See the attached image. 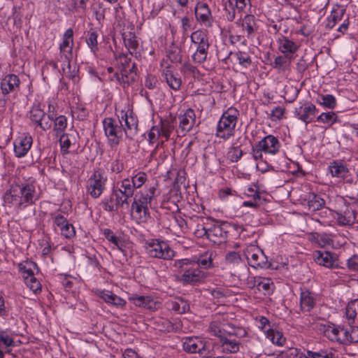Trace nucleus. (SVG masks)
Returning <instances> with one entry per match:
<instances>
[{
  "label": "nucleus",
  "mask_w": 358,
  "mask_h": 358,
  "mask_svg": "<svg viewBox=\"0 0 358 358\" xmlns=\"http://www.w3.org/2000/svg\"><path fill=\"white\" fill-rule=\"evenodd\" d=\"M267 337L273 344H276L279 346L282 345L285 341V338L283 337L281 332L273 329L268 330Z\"/></svg>",
  "instance_id": "obj_47"
},
{
  "label": "nucleus",
  "mask_w": 358,
  "mask_h": 358,
  "mask_svg": "<svg viewBox=\"0 0 358 358\" xmlns=\"http://www.w3.org/2000/svg\"><path fill=\"white\" fill-rule=\"evenodd\" d=\"M169 308L182 314L189 310V305L183 299H179L178 301H171L169 303Z\"/></svg>",
  "instance_id": "obj_39"
},
{
  "label": "nucleus",
  "mask_w": 358,
  "mask_h": 358,
  "mask_svg": "<svg viewBox=\"0 0 358 358\" xmlns=\"http://www.w3.org/2000/svg\"><path fill=\"white\" fill-rule=\"evenodd\" d=\"M248 3H250V0H229V6L236 7L238 13H241Z\"/></svg>",
  "instance_id": "obj_62"
},
{
  "label": "nucleus",
  "mask_w": 358,
  "mask_h": 358,
  "mask_svg": "<svg viewBox=\"0 0 358 358\" xmlns=\"http://www.w3.org/2000/svg\"><path fill=\"white\" fill-rule=\"evenodd\" d=\"M239 115L238 110L233 106L224 111L217 125L216 136L224 141L233 136Z\"/></svg>",
  "instance_id": "obj_3"
},
{
  "label": "nucleus",
  "mask_w": 358,
  "mask_h": 358,
  "mask_svg": "<svg viewBox=\"0 0 358 358\" xmlns=\"http://www.w3.org/2000/svg\"><path fill=\"white\" fill-rule=\"evenodd\" d=\"M358 299L355 300L354 302L348 303L345 308L346 317L348 320H353L357 315L356 310H358L357 301Z\"/></svg>",
  "instance_id": "obj_56"
},
{
  "label": "nucleus",
  "mask_w": 358,
  "mask_h": 358,
  "mask_svg": "<svg viewBox=\"0 0 358 358\" xmlns=\"http://www.w3.org/2000/svg\"><path fill=\"white\" fill-rule=\"evenodd\" d=\"M345 13V9L340 7L336 10H333L331 15L327 17L326 27L332 29L338 21H341Z\"/></svg>",
  "instance_id": "obj_34"
},
{
  "label": "nucleus",
  "mask_w": 358,
  "mask_h": 358,
  "mask_svg": "<svg viewBox=\"0 0 358 358\" xmlns=\"http://www.w3.org/2000/svg\"><path fill=\"white\" fill-rule=\"evenodd\" d=\"M240 65L244 68H248L251 64V58L250 55L245 52L238 51L234 54Z\"/></svg>",
  "instance_id": "obj_49"
},
{
  "label": "nucleus",
  "mask_w": 358,
  "mask_h": 358,
  "mask_svg": "<svg viewBox=\"0 0 358 358\" xmlns=\"http://www.w3.org/2000/svg\"><path fill=\"white\" fill-rule=\"evenodd\" d=\"M314 260L319 265L329 268L338 266V260L334 254L328 251L317 250L313 253Z\"/></svg>",
  "instance_id": "obj_14"
},
{
  "label": "nucleus",
  "mask_w": 358,
  "mask_h": 358,
  "mask_svg": "<svg viewBox=\"0 0 358 358\" xmlns=\"http://www.w3.org/2000/svg\"><path fill=\"white\" fill-rule=\"evenodd\" d=\"M279 50L283 53L285 57L294 53L299 48V46L287 37L280 36L277 40Z\"/></svg>",
  "instance_id": "obj_26"
},
{
  "label": "nucleus",
  "mask_w": 358,
  "mask_h": 358,
  "mask_svg": "<svg viewBox=\"0 0 358 358\" xmlns=\"http://www.w3.org/2000/svg\"><path fill=\"white\" fill-rule=\"evenodd\" d=\"M194 12L196 18L199 22L205 25L210 24L211 12L206 3H198L195 7Z\"/></svg>",
  "instance_id": "obj_25"
},
{
  "label": "nucleus",
  "mask_w": 358,
  "mask_h": 358,
  "mask_svg": "<svg viewBox=\"0 0 358 358\" xmlns=\"http://www.w3.org/2000/svg\"><path fill=\"white\" fill-rule=\"evenodd\" d=\"M259 148H261L265 154L275 155L279 152L280 143L278 139L273 135H268L263 138L258 143Z\"/></svg>",
  "instance_id": "obj_16"
},
{
  "label": "nucleus",
  "mask_w": 358,
  "mask_h": 358,
  "mask_svg": "<svg viewBox=\"0 0 358 358\" xmlns=\"http://www.w3.org/2000/svg\"><path fill=\"white\" fill-rule=\"evenodd\" d=\"M20 79L15 74L6 75L1 81V90L3 95L15 91L20 85Z\"/></svg>",
  "instance_id": "obj_21"
},
{
  "label": "nucleus",
  "mask_w": 358,
  "mask_h": 358,
  "mask_svg": "<svg viewBox=\"0 0 358 358\" xmlns=\"http://www.w3.org/2000/svg\"><path fill=\"white\" fill-rule=\"evenodd\" d=\"M38 199V196L32 182L12 185L3 195L4 202L15 205L18 210L35 204Z\"/></svg>",
  "instance_id": "obj_1"
},
{
  "label": "nucleus",
  "mask_w": 358,
  "mask_h": 358,
  "mask_svg": "<svg viewBox=\"0 0 358 358\" xmlns=\"http://www.w3.org/2000/svg\"><path fill=\"white\" fill-rule=\"evenodd\" d=\"M183 350L189 353L198 352L201 355L203 354V350H205V345L202 341L196 338H189L187 339L182 344Z\"/></svg>",
  "instance_id": "obj_31"
},
{
  "label": "nucleus",
  "mask_w": 358,
  "mask_h": 358,
  "mask_svg": "<svg viewBox=\"0 0 358 358\" xmlns=\"http://www.w3.org/2000/svg\"><path fill=\"white\" fill-rule=\"evenodd\" d=\"M343 334L345 338V345L358 343V327L350 326L349 328L343 327Z\"/></svg>",
  "instance_id": "obj_35"
},
{
  "label": "nucleus",
  "mask_w": 358,
  "mask_h": 358,
  "mask_svg": "<svg viewBox=\"0 0 358 358\" xmlns=\"http://www.w3.org/2000/svg\"><path fill=\"white\" fill-rule=\"evenodd\" d=\"M119 59L120 60L121 64L122 66V71L127 73L128 71L133 72L134 71V69L136 68L134 63L133 64L131 68L127 69L131 60V57H129L127 54L120 55Z\"/></svg>",
  "instance_id": "obj_51"
},
{
  "label": "nucleus",
  "mask_w": 358,
  "mask_h": 358,
  "mask_svg": "<svg viewBox=\"0 0 358 358\" xmlns=\"http://www.w3.org/2000/svg\"><path fill=\"white\" fill-rule=\"evenodd\" d=\"M24 281L30 290L34 293H36L41 289V283L35 276H31L30 278H25Z\"/></svg>",
  "instance_id": "obj_54"
},
{
  "label": "nucleus",
  "mask_w": 358,
  "mask_h": 358,
  "mask_svg": "<svg viewBox=\"0 0 358 358\" xmlns=\"http://www.w3.org/2000/svg\"><path fill=\"white\" fill-rule=\"evenodd\" d=\"M243 150L238 148L231 147L229 155L232 162H238L243 156Z\"/></svg>",
  "instance_id": "obj_64"
},
{
  "label": "nucleus",
  "mask_w": 358,
  "mask_h": 358,
  "mask_svg": "<svg viewBox=\"0 0 358 358\" xmlns=\"http://www.w3.org/2000/svg\"><path fill=\"white\" fill-rule=\"evenodd\" d=\"M174 129V126L170 121L167 120H161L159 125V131L163 137L167 141L170 138L171 133Z\"/></svg>",
  "instance_id": "obj_44"
},
{
  "label": "nucleus",
  "mask_w": 358,
  "mask_h": 358,
  "mask_svg": "<svg viewBox=\"0 0 358 358\" xmlns=\"http://www.w3.org/2000/svg\"><path fill=\"white\" fill-rule=\"evenodd\" d=\"M67 127V118L64 115H59L54 120L53 130L56 133V136L64 134Z\"/></svg>",
  "instance_id": "obj_40"
},
{
  "label": "nucleus",
  "mask_w": 358,
  "mask_h": 358,
  "mask_svg": "<svg viewBox=\"0 0 358 358\" xmlns=\"http://www.w3.org/2000/svg\"><path fill=\"white\" fill-rule=\"evenodd\" d=\"M317 102L328 108H334L336 105L335 97L331 94L321 95L317 99Z\"/></svg>",
  "instance_id": "obj_45"
},
{
  "label": "nucleus",
  "mask_w": 358,
  "mask_h": 358,
  "mask_svg": "<svg viewBox=\"0 0 358 358\" xmlns=\"http://www.w3.org/2000/svg\"><path fill=\"white\" fill-rule=\"evenodd\" d=\"M167 57L171 62H181L182 55L178 48L169 50L167 52Z\"/></svg>",
  "instance_id": "obj_58"
},
{
  "label": "nucleus",
  "mask_w": 358,
  "mask_h": 358,
  "mask_svg": "<svg viewBox=\"0 0 358 358\" xmlns=\"http://www.w3.org/2000/svg\"><path fill=\"white\" fill-rule=\"evenodd\" d=\"M147 175L143 172H140L134 177L131 178L130 182L132 185L133 188L138 189L140 188L146 181Z\"/></svg>",
  "instance_id": "obj_50"
},
{
  "label": "nucleus",
  "mask_w": 358,
  "mask_h": 358,
  "mask_svg": "<svg viewBox=\"0 0 358 358\" xmlns=\"http://www.w3.org/2000/svg\"><path fill=\"white\" fill-rule=\"evenodd\" d=\"M146 252L154 258L171 259L175 256V252L169 244L163 241L152 240L146 246Z\"/></svg>",
  "instance_id": "obj_8"
},
{
  "label": "nucleus",
  "mask_w": 358,
  "mask_h": 358,
  "mask_svg": "<svg viewBox=\"0 0 358 358\" xmlns=\"http://www.w3.org/2000/svg\"><path fill=\"white\" fill-rule=\"evenodd\" d=\"M73 31L68 29L63 36V41L59 45L61 58L67 59L71 57L73 45Z\"/></svg>",
  "instance_id": "obj_19"
},
{
  "label": "nucleus",
  "mask_w": 358,
  "mask_h": 358,
  "mask_svg": "<svg viewBox=\"0 0 358 358\" xmlns=\"http://www.w3.org/2000/svg\"><path fill=\"white\" fill-rule=\"evenodd\" d=\"M103 234L108 241L113 243L120 250L123 251L124 243L119 237L115 236L110 229H103Z\"/></svg>",
  "instance_id": "obj_41"
},
{
  "label": "nucleus",
  "mask_w": 358,
  "mask_h": 358,
  "mask_svg": "<svg viewBox=\"0 0 358 358\" xmlns=\"http://www.w3.org/2000/svg\"><path fill=\"white\" fill-rule=\"evenodd\" d=\"M356 211L349 206H347L344 210L336 212V219L341 226L352 225L356 220Z\"/></svg>",
  "instance_id": "obj_20"
},
{
  "label": "nucleus",
  "mask_w": 358,
  "mask_h": 358,
  "mask_svg": "<svg viewBox=\"0 0 358 358\" xmlns=\"http://www.w3.org/2000/svg\"><path fill=\"white\" fill-rule=\"evenodd\" d=\"M61 234L66 238H71L76 234L74 227L69 222L59 227Z\"/></svg>",
  "instance_id": "obj_53"
},
{
  "label": "nucleus",
  "mask_w": 358,
  "mask_h": 358,
  "mask_svg": "<svg viewBox=\"0 0 358 358\" xmlns=\"http://www.w3.org/2000/svg\"><path fill=\"white\" fill-rule=\"evenodd\" d=\"M245 257L250 266L254 268H268L271 263L268 262L267 257L262 250L251 248L245 252Z\"/></svg>",
  "instance_id": "obj_11"
},
{
  "label": "nucleus",
  "mask_w": 358,
  "mask_h": 358,
  "mask_svg": "<svg viewBox=\"0 0 358 358\" xmlns=\"http://www.w3.org/2000/svg\"><path fill=\"white\" fill-rule=\"evenodd\" d=\"M307 353L312 358H336L335 350L332 348L320 349L317 352L308 351Z\"/></svg>",
  "instance_id": "obj_38"
},
{
  "label": "nucleus",
  "mask_w": 358,
  "mask_h": 358,
  "mask_svg": "<svg viewBox=\"0 0 358 358\" xmlns=\"http://www.w3.org/2000/svg\"><path fill=\"white\" fill-rule=\"evenodd\" d=\"M272 285L273 283L271 282L270 280L268 279L262 280L260 278H258L257 287L259 290L263 289L264 291L266 292L267 294H269L271 292Z\"/></svg>",
  "instance_id": "obj_63"
},
{
  "label": "nucleus",
  "mask_w": 358,
  "mask_h": 358,
  "mask_svg": "<svg viewBox=\"0 0 358 358\" xmlns=\"http://www.w3.org/2000/svg\"><path fill=\"white\" fill-rule=\"evenodd\" d=\"M129 299L137 306L148 308L151 307L150 303L152 302L150 296H133Z\"/></svg>",
  "instance_id": "obj_46"
},
{
  "label": "nucleus",
  "mask_w": 358,
  "mask_h": 358,
  "mask_svg": "<svg viewBox=\"0 0 358 358\" xmlns=\"http://www.w3.org/2000/svg\"><path fill=\"white\" fill-rule=\"evenodd\" d=\"M103 209L108 212L117 211L120 208L129 207V201H124L122 198L118 195L114 190L112 189V192L108 199L103 201Z\"/></svg>",
  "instance_id": "obj_15"
},
{
  "label": "nucleus",
  "mask_w": 358,
  "mask_h": 358,
  "mask_svg": "<svg viewBox=\"0 0 358 358\" xmlns=\"http://www.w3.org/2000/svg\"><path fill=\"white\" fill-rule=\"evenodd\" d=\"M173 266L178 273H181L180 281L183 284H195L201 282L206 277L205 272L198 268L194 261L188 259L175 261Z\"/></svg>",
  "instance_id": "obj_2"
},
{
  "label": "nucleus",
  "mask_w": 358,
  "mask_h": 358,
  "mask_svg": "<svg viewBox=\"0 0 358 358\" xmlns=\"http://www.w3.org/2000/svg\"><path fill=\"white\" fill-rule=\"evenodd\" d=\"M106 180L102 171H95L87 181V192L94 199L99 198L105 189Z\"/></svg>",
  "instance_id": "obj_9"
},
{
  "label": "nucleus",
  "mask_w": 358,
  "mask_h": 358,
  "mask_svg": "<svg viewBox=\"0 0 358 358\" xmlns=\"http://www.w3.org/2000/svg\"><path fill=\"white\" fill-rule=\"evenodd\" d=\"M29 114L30 119L33 122L40 120L43 117V116H45V113L38 106H34L31 109Z\"/></svg>",
  "instance_id": "obj_60"
},
{
  "label": "nucleus",
  "mask_w": 358,
  "mask_h": 358,
  "mask_svg": "<svg viewBox=\"0 0 358 358\" xmlns=\"http://www.w3.org/2000/svg\"><path fill=\"white\" fill-rule=\"evenodd\" d=\"M118 122L124 129L125 136L132 139L138 132V120L132 110H121L117 113Z\"/></svg>",
  "instance_id": "obj_7"
},
{
  "label": "nucleus",
  "mask_w": 358,
  "mask_h": 358,
  "mask_svg": "<svg viewBox=\"0 0 358 358\" xmlns=\"http://www.w3.org/2000/svg\"><path fill=\"white\" fill-rule=\"evenodd\" d=\"M229 327L228 324L222 323L219 320H215L210 322L208 330L210 334L217 337L220 341L232 332L228 330Z\"/></svg>",
  "instance_id": "obj_23"
},
{
  "label": "nucleus",
  "mask_w": 358,
  "mask_h": 358,
  "mask_svg": "<svg viewBox=\"0 0 358 358\" xmlns=\"http://www.w3.org/2000/svg\"><path fill=\"white\" fill-rule=\"evenodd\" d=\"M229 227V224L227 222L215 224L208 229L207 231H204V233L207 234L208 239L215 244L220 245L226 241Z\"/></svg>",
  "instance_id": "obj_10"
},
{
  "label": "nucleus",
  "mask_w": 358,
  "mask_h": 358,
  "mask_svg": "<svg viewBox=\"0 0 358 358\" xmlns=\"http://www.w3.org/2000/svg\"><path fill=\"white\" fill-rule=\"evenodd\" d=\"M15 342L13 334L8 329L0 330V358H3L4 353L3 350L14 346Z\"/></svg>",
  "instance_id": "obj_29"
},
{
  "label": "nucleus",
  "mask_w": 358,
  "mask_h": 358,
  "mask_svg": "<svg viewBox=\"0 0 358 358\" xmlns=\"http://www.w3.org/2000/svg\"><path fill=\"white\" fill-rule=\"evenodd\" d=\"M191 41L196 48L195 52L192 55L194 63L202 64L207 59L210 44L208 38L205 31L196 30L190 36Z\"/></svg>",
  "instance_id": "obj_4"
},
{
  "label": "nucleus",
  "mask_w": 358,
  "mask_h": 358,
  "mask_svg": "<svg viewBox=\"0 0 358 358\" xmlns=\"http://www.w3.org/2000/svg\"><path fill=\"white\" fill-rule=\"evenodd\" d=\"M316 107L311 103H307L303 106L296 108L294 113L296 116L306 124L311 122L315 117Z\"/></svg>",
  "instance_id": "obj_18"
},
{
  "label": "nucleus",
  "mask_w": 358,
  "mask_h": 358,
  "mask_svg": "<svg viewBox=\"0 0 358 358\" xmlns=\"http://www.w3.org/2000/svg\"><path fill=\"white\" fill-rule=\"evenodd\" d=\"M317 121L331 126L338 121V116L332 111L322 113L317 117Z\"/></svg>",
  "instance_id": "obj_42"
},
{
  "label": "nucleus",
  "mask_w": 358,
  "mask_h": 358,
  "mask_svg": "<svg viewBox=\"0 0 358 358\" xmlns=\"http://www.w3.org/2000/svg\"><path fill=\"white\" fill-rule=\"evenodd\" d=\"M160 136H162V134L159 131V126H153L148 133V141L150 143L152 144L157 142Z\"/></svg>",
  "instance_id": "obj_59"
},
{
  "label": "nucleus",
  "mask_w": 358,
  "mask_h": 358,
  "mask_svg": "<svg viewBox=\"0 0 358 358\" xmlns=\"http://www.w3.org/2000/svg\"><path fill=\"white\" fill-rule=\"evenodd\" d=\"M51 218L53 222V226L60 227L61 226L64 225L66 222H68L66 217H64L62 214L60 213H52L51 214Z\"/></svg>",
  "instance_id": "obj_61"
},
{
  "label": "nucleus",
  "mask_w": 358,
  "mask_h": 358,
  "mask_svg": "<svg viewBox=\"0 0 358 358\" xmlns=\"http://www.w3.org/2000/svg\"><path fill=\"white\" fill-rule=\"evenodd\" d=\"M329 170L332 177L345 178L349 172L348 167L341 161L334 160L330 163Z\"/></svg>",
  "instance_id": "obj_30"
},
{
  "label": "nucleus",
  "mask_w": 358,
  "mask_h": 358,
  "mask_svg": "<svg viewBox=\"0 0 358 358\" xmlns=\"http://www.w3.org/2000/svg\"><path fill=\"white\" fill-rule=\"evenodd\" d=\"M180 71L186 77L196 78L199 74L198 69L189 62H185L181 66Z\"/></svg>",
  "instance_id": "obj_43"
},
{
  "label": "nucleus",
  "mask_w": 358,
  "mask_h": 358,
  "mask_svg": "<svg viewBox=\"0 0 358 358\" xmlns=\"http://www.w3.org/2000/svg\"><path fill=\"white\" fill-rule=\"evenodd\" d=\"M164 76L168 85L171 89L176 91L180 90L182 84V80L180 77L170 71H166L164 73Z\"/></svg>",
  "instance_id": "obj_37"
},
{
  "label": "nucleus",
  "mask_w": 358,
  "mask_h": 358,
  "mask_svg": "<svg viewBox=\"0 0 358 358\" xmlns=\"http://www.w3.org/2000/svg\"><path fill=\"white\" fill-rule=\"evenodd\" d=\"M122 37L125 47L128 49L131 55L136 52L138 47V41L136 34L132 31L123 32Z\"/></svg>",
  "instance_id": "obj_32"
},
{
  "label": "nucleus",
  "mask_w": 358,
  "mask_h": 358,
  "mask_svg": "<svg viewBox=\"0 0 358 358\" xmlns=\"http://www.w3.org/2000/svg\"><path fill=\"white\" fill-rule=\"evenodd\" d=\"M179 127L184 131H190L196 122V115L194 110L189 108L183 115L179 116Z\"/></svg>",
  "instance_id": "obj_24"
},
{
  "label": "nucleus",
  "mask_w": 358,
  "mask_h": 358,
  "mask_svg": "<svg viewBox=\"0 0 358 358\" xmlns=\"http://www.w3.org/2000/svg\"><path fill=\"white\" fill-rule=\"evenodd\" d=\"M258 20L252 15H246L242 22L243 30L247 32L248 38L252 36L255 33L258 31L259 25Z\"/></svg>",
  "instance_id": "obj_28"
},
{
  "label": "nucleus",
  "mask_w": 358,
  "mask_h": 358,
  "mask_svg": "<svg viewBox=\"0 0 358 358\" xmlns=\"http://www.w3.org/2000/svg\"><path fill=\"white\" fill-rule=\"evenodd\" d=\"M236 333L231 332L220 341L222 352L224 353H236L239 351L240 341L235 338Z\"/></svg>",
  "instance_id": "obj_17"
},
{
  "label": "nucleus",
  "mask_w": 358,
  "mask_h": 358,
  "mask_svg": "<svg viewBox=\"0 0 358 358\" xmlns=\"http://www.w3.org/2000/svg\"><path fill=\"white\" fill-rule=\"evenodd\" d=\"M156 189L155 187L141 190L138 192L134 199L131 203V210H134L136 213L141 214L142 212L144 216H149L148 205L151 203L152 199L155 197Z\"/></svg>",
  "instance_id": "obj_5"
},
{
  "label": "nucleus",
  "mask_w": 358,
  "mask_h": 358,
  "mask_svg": "<svg viewBox=\"0 0 358 358\" xmlns=\"http://www.w3.org/2000/svg\"><path fill=\"white\" fill-rule=\"evenodd\" d=\"M103 127L110 146H117L124 134L122 126L115 119L106 117L103 120Z\"/></svg>",
  "instance_id": "obj_6"
},
{
  "label": "nucleus",
  "mask_w": 358,
  "mask_h": 358,
  "mask_svg": "<svg viewBox=\"0 0 358 358\" xmlns=\"http://www.w3.org/2000/svg\"><path fill=\"white\" fill-rule=\"evenodd\" d=\"M306 201L309 210L311 211L318 210L325 204L324 200L315 194H310Z\"/></svg>",
  "instance_id": "obj_36"
},
{
  "label": "nucleus",
  "mask_w": 358,
  "mask_h": 358,
  "mask_svg": "<svg viewBox=\"0 0 358 358\" xmlns=\"http://www.w3.org/2000/svg\"><path fill=\"white\" fill-rule=\"evenodd\" d=\"M19 271L21 272L24 280L34 276V271L37 269V264L31 261H26L18 264Z\"/></svg>",
  "instance_id": "obj_33"
},
{
  "label": "nucleus",
  "mask_w": 358,
  "mask_h": 358,
  "mask_svg": "<svg viewBox=\"0 0 358 358\" xmlns=\"http://www.w3.org/2000/svg\"><path fill=\"white\" fill-rule=\"evenodd\" d=\"M193 261H194L195 264L198 265V268L199 266L204 268H210L212 265L211 254L208 255V253H206L204 255H201L198 257L196 260L194 259Z\"/></svg>",
  "instance_id": "obj_52"
},
{
  "label": "nucleus",
  "mask_w": 358,
  "mask_h": 358,
  "mask_svg": "<svg viewBox=\"0 0 358 358\" xmlns=\"http://www.w3.org/2000/svg\"><path fill=\"white\" fill-rule=\"evenodd\" d=\"M315 294L307 289L301 292L300 307L302 311H310L315 307Z\"/></svg>",
  "instance_id": "obj_27"
},
{
  "label": "nucleus",
  "mask_w": 358,
  "mask_h": 358,
  "mask_svg": "<svg viewBox=\"0 0 358 358\" xmlns=\"http://www.w3.org/2000/svg\"><path fill=\"white\" fill-rule=\"evenodd\" d=\"M97 37L98 34L96 30L94 29H90V30L88 31L87 36L86 38V42L88 45V46L94 51L95 52L96 50H97Z\"/></svg>",
  "instance_id": "obj_48"
},
{
  "label": "nucleus",
  "mask_w": 358,
  "mask_h": 358,
  "mask_svg": "<svg viewBox=\"0 0 358 358\" xmlns=\"http://www.w3.org/2000/svg\"><path fill=\"white\" fill-rule=\"evenodd\" d=\"M225 261L230 265H238L242 262L241 255L236 252H229L226 255Z\"/></svg>",
  "instance_id": "obj_55"
},
{
  "label": "nucleus",
  "mask_w": 358,
  "mask_h": 358,
  "mask_svg": "<svg viewBox=\"0 0 358 358\" xmlns=\"http://www.w3.org/2000/svg\"><path fill=\"white\" fill-rule=\"evenodd\" d=\"M32 145L31 136L20 137L14 143V152L17 157H24L30 150Z\"/></svg>",
  "instance_id": "obj_22"
},
{
  "label": "nucleus",
  "mask_w": 358,
  "mask_h": 358,
  "mask_svg": "<svg viewBox=\"0 0 358 358\" xmlns=\"http://www.w3.org/2000/svg\"><path fill=\"white\" fill-rule=\"evenodd\" d=\"M59 136L61 152L63 155L69 154L71 148L76 150L78 137V134L76 131H74L69 134L64 133L59 135Z\"/></svg>",
  "instance_id": "obj_13"
},
{
  "label": "nucleus",
  "mask_w": 358,
  "mask_h": 358,
  "mask_svg": "<svg viewBox=\"0 0 358 358\" xmlns=\"http://www.w3.org/2000/svg\"><path fill=\"white\" fill-rule=\"evenodd\" d=\"M322 331L325 337L332 342H336L345 345V336L343 334V327L334 324L321 325Z\"/></svg>",
  "instance_id": "obj_12"
},
{
  "label": "nucleus",
  "mask_w": 358,
  "mask_h": 358,
  "mask_svg": "<svg viewBox=\"0 0 358 358\" xmlns=\"http://www.w3.org/2000/svg\"><path fill=\"white\" fill-rule=\"evenodd\" d=\"M117 185H119V187H121L124 192L130 194L131 195H134V189L132 187V185L130 182V179L125 178L122 180L121 181H118L116 182Z\"/></svg>",
  "instance_id": "obj_57"
}]
</instances>
